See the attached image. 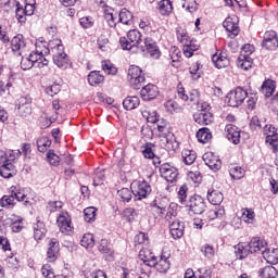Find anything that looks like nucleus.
<instances>
[{
  "label": "nucleus",
  "mask_w": 278,
  "mask_h": 278,
  "mask_svg": "<svg viewBox=\"0 0 278 278\" xmlns=\"http://www.w3.org/2000/svg\"><path fill=\"white\" fill-rule=\"evenodd\" d=\"M223 27L228 31L229 38H236L240 34V26H238V22L233 17H227L223 23Z\"/></svg>",
  "instance_id": "21"
},
{
  "label": "nucleus",
  "mask_w": 278,
  "mask_h": 278,
  "mask_svg": "<svg viewBox=\"0 0 278 278\" xmlns=\"http://www.w3.org/2000/svg\"><path fill=\"white\" fill-rule=\"evenodd\" d=\"M276 88H277V86H276L275 81L271 79H267L261 86V92H262V94H264L267 98L273 97Z\"/></svg>",
  "instance_id": "30"
},
{
  "label": "nucleus",
  "mask_w": 278,
  "mask_h": 278,
  "mask_svg": "<svg viewBox=\"0 0 278 278\" xmlns=\"http://www.w3.org/2000/svg\"><path fill=\"white\" fill-rule=\"evenodd\" d=\"M119 45L124 51H132V53H136V49H138L136 46L131 45L129 37H121Z\"/></svg>",
  "instance_id": "48"
},
{
  "label": "nucleus",
  "mask_w": 278,
  "mask_h": 278,
  "mask_svg": "<svg viewBox=\"0 0 278 278\" xmlns=\"http://www.w3.org/2000/svg\"><path fill=\"white\" fill-rule=\"evenodd\" d=\"M177 217V204L170 203L167 213L165 215V220H167L169 224L172 223L173 218Z\"/></svg>",
  "instance_id": "57"
},
{
  "label": "nucleus",
  "mask_w": 278,
  "mask_h": 278,
  "mask_svg": "<svg viewBox=\"0 0 278 278\" xmlns=\"http://www.w3.org/2000/svg\"><path fill=\"white\" fill-rule=\"evenodd\" d=\"M229 175L232 179H242V177H244V169H242V167L235 166L230 168Z\"/></svg>",
  "instance_id": "60"
},
{
  "label": "nucleus",
  "mask_w": 278,
  "mask_h": 278,
  "mask_svg": "<svg viewBox=\"0 0 278 278\" xmlns=\"http://www.w3.org/2000/svg\"><path fill=\"white\" fill-rule=\"evenodd\" d=\"M3 225H9L13 233H21L25 227L23 225V217L16 215H11V217L5 218Z\"/></svg>",
  "instance_id": "14"
},
{
  "label": "nucleus",
  "mask_w": 278,
  "mask_h": 278,
  "mask_svg": "<svg viewBox=\"0 0 278 278\" xmlns=\"http://www.w3.org/2000/svg\"><path fill=\"white\" fill-rule=\"evenodd\" d=\"M52 141L49 139V137H40L37 140V149L40 153H45L51 147Z\"/></svg>",
  "instance_id": "46"
},
{
  "label": "nucleus",
  "mask_w": 278,
  "mask_h": 278,
  "mask_svg": "<svg viewBox=\"0 0 278 278\" xmlns=\"http://www.w3.org/2000/svg\"><path fill=\"white\" fill-rule=\"evenodd\" d=\"M127 38L130 40V43L138 49L142 42V34L138 29H132L127 33Z\"/></svg>",
  "instance_id": "32"
},
{
  "label": "nucleus",
  "mask_w": 278,
  "mask_h": 278,
  "mask_svg": "<svg viewBox=\"0 0 278 278\" xmlns=\"http://www.w3.org/2000/svg\"><path fill=\"white\" fill-rule=\"evenodd\" d=\"M186 207L189 210V214H203L205 212V199L199 194L192 195Z\"/></svg>",
  "instance_id": "7"
},
{
  "label": "nucleus",
  "mask_w": 278,
  "mask_h": 278,
  "mask_svg": "<svg viewBox=\"0 0 278 278\" xmlns=\"http://www.w3.org/2000/svg\"><path fill=\"white\" fill-rule=\"evenodd\" d=\"M248 249H250V253H262L263 255L264 251H266V241L258 237H253L248 243Z\"/></svg>",
  "instance_id": "20"
},
{
  "label": "nucleus",
  "mask_w": 278,
  "mask_h": 278,
  "mask_svg": "<svg viewBox=\"0 0 278 278\" xmlns=\"http://www.w3.org/2000/svg\"><path fill=\"white\" fill-rule=\"evenodd\" d=\"M249 97L247 90L241 87H237L235 90L229 91L226 96V103L230 108H240L242 103H244V99Z\"/></svg>",
  "instance_id": "4"
},
{
  "label": "nucleus",
  "mask_w": 278,
  "mask_h": 278,
  "mask_svg": "<svg viewBox=\"0 0 278 278\" xmlns=\"http://www.w3.org/2000/svg\"><path fill=\"white\" fill-rule=\"evenodd\" d=\"M49 65V61H40V56L36 55L34 52H30L29 55L22 54L21 68L23 71H29L31 68H45Z\"/></svg>",
  "instance_id": "3"
},
{
  "label": "nucleus",
  "mask_w": 278,
  "mask_h": 278,
  "mask_svg": "<svg viewBox=\"0 0 278 278\" xmlns=\"http://www.w3.org/2000/svg\"><path fill=\"white\" fill-rule=\"evenodd\" d=\"M11 49L15 55H23V53L27 52V42L25 41V37L23 35H16L11 40Z\"/></svg>",
  "instance_id": "9"
},
{
  "label": "nucleus",
  "mask_w": 278,
  "mask_h": 278,
  "mask_svg": "<svg viewBox=\"0 0 278 278\" xmlns=\"http://www.w3.org/2000/svg\"><path fill=\"white\" fill-rule=\"evenodd\" d=\"M144 46H140V50L141 51H148V53L151 55V58H153L154 60H159L161 52H160V48H157V45L155 43V41H153L152 38H146Z\"/></svg>",
  "instance_id": "13"
},
{
  "label": "nucleus",
  "mask_w": 278,
  "mask_h": 278,
  "mask_svg": "<svg viewBox=\"0 0 278 278\" xmlns=\"http://www.w3.org/2000/svg\"><path fill=\"white\" fill-rule=\"evenodd\" d=\"M134 194V190H130L129 188H122L117 191V195L124 203H129L131 201V197Z\"/></svg>",
  "instance_id": "47"
},
{
  "label": "nucleus",
  "mask_w": 278,
  "mask_h": 278,
  "mask_svg": "<svg viewBox=\"0 0 278 278\" xmlns=\"http://www.w3.org/2000/svg\"><path fill=\"white\" fill-rule=\"evenodd\" d=\"M184 229H186V226L184 225V222L179 219L173 220L169 224V232L174 240H179L180 238H184Z\"/></svg>",
  "instance_id": "19"
},
{
  "label": "nucleus",
  "mask_w": 278,
  "mask_h": 278,
  "mask_svg": "<svg viewBox=\"0 0 278 278\" xmlns=\"http://www.w3.org/2000/svg\"><path fill=\"white\" fill-rule=\"evenodd\" d=\"M60 253V242L58 239H51L49 242V248L47 251V262L53 263L58 260V254Z\"/></svg>",
  "instance_id": "23"
},
{
  "label": "nucleus",
  "mask_w": 278,
  "mask_h": 278,
  "mask_svg": "<svg viewBox=\"0 0 278 278\" xmlns=\"http://www.w3.org/2000/svg\"><path fill=\"white\" fill-rule=\"evenodd\" d=\"M159 12L162 16H168L173 12V2L170 0H161L159 2Z\"/></svg>",
  "instance_id": "38"
},
{
  "label": "nucleus",
  "mask_w": 278,
  "mask_h": 278,
  "mask_svg": "<svg viewBox=\"0 0 278 278\" xmlns=\"http://www.w3.org/2000/svg\"><path fill=\"white\" fill-rule=\"evenodd\" d=\"M262 47L269 51H275L278 47V37L275 30L266 31L264 35V40L262 42Z\"/></svg>",
  "instance_id": "11"
},
{
  "label": "nucleus",
  "mask_w": 278,
  "mask_h": 278,
  "mask_svg": "<svg viewBox=\"0 0 278 278\" xmlns=\"http://www.w3.org/2000/svg\"><path fill=\"white\" fill-rule=\"evenodd\" d=\"M202 255L206 257L207 260H212L214 255H216V249H214V245L210 243H204L200 249Z\"/></svg>",
  "instance_id": "45"
},
{
  "label": "nucleus",
  "mask_w": 278,
  "mask_h": 278,
  "mask_svg": "<svg viewBox=\"0 0 278 278\" xmlns=\"http://www.w3.org/2000/svg\"><path fill=\"white\" fill-rule=\"evenodd\" d=\"M85 220L86 223H94L97 218V208L96 207H87L84 210Z\"/></svg>",
  "instance_id": "53"
},
{
  "label": "nucleus",
  "mask_w": 278,
  "mask_h": 278,
  "mask_svg": "<svg viewBox=\"0 0 278 278\" xmlns=\"http://www.w3.org/2000/svg\"><path fill=\"white\" fill-rule=\"evenodd\" d=\"M225 215V208H212L206 213V218L208 220H216V218H223Z\"/></svg>",
  "instance_id": "50"
},
{
  "label": "nucleus",
  "mask_w": 278,
  "mask_h": 278,
  "mask_svg": "<svg viewBox=\"0 0 278 278\" xmlns=\"http://www.w3.org/2000/svg\"><path fill=\"white\" fill-rule=\"evenodd\" d=\"M210 110H212V108L207 102L201 104L200 112L193 114V119L198 125H212V123H214V115Z\"/></svg>",
  "instance_id": "6"
},
{
  "label": "nucleus",
  "mask_w": 278,
  "mask_h": 278,
  "mask_svg": "<svg viewBox=\"0 0 278 278\" xmlns=\"http://www.w3.org/2000/svg\"><path fill=\"white\" fill-rule=\"evenodd\" d=\"M267 144H270L273 151H278V135L266 137Z\"/></svg>",
  "instance_id": "64"
},
{
  "label": "nucleus",
  "mask_w": 278,
  "mask_h": 278,
  "mask_svg": "<svg viewBox=\"0 0 278 278\" xmlns=\"http://www.w3.org/2000/svg\"><path fill=\"white\" fill-rule=\"evenodd\" d=\"M249 253H251V250L249 249V243H238L235 245V254L237 260H244L245 257H249Z\"/></svg>",
  "instance_id": "27"
},
{
  "label": "nucleus",
  "mask_w": 278,
  "mask_h": 278,
  "mask_svg": "<svg viewBox=\"0 0 278 278\" xmlns=\"http://www.w3.org/2000/svg\"><path fill=\"white\" fill-rule=\"evenodd\" d=\"M100 253L112 255V248H110V241L108 239H101L98 243Z\"/></svg>",
  "instance_id": "56"
},
{
  "label": "nucleus",
  "mask_w": 278,
  "mask_h": 278,
  "mask_svg": "<svg viewBox=\"0 0 278 278\" xmlns=\"http://www.w3.org/2000/svg\"><path fill=\"white\" fill-rule=\"evenodd\" d=\"M182 162L187 166H192L193 162H197V152L194 150L185 149L181 152Z\"/></svg>",
  "instance_id": "33"
},
{
  "label": "nucleus",
  "mask_w": 278,
  "mask_h": 278,
  "mask_svg": "<svg viewBox=\"0 0 278 278\" xmlns=\"http://www.w3.org/2000/svg\"><path fill=\"white\" fill-rule=\"evenodd\" d=\"M263 257L269 264H277V262H278V249L270 250L268 248H265V250L263 252Z\"/></svg>",
  "instance_id": "34"
},
{
  "label": "nucleus",
  "mask_w": 278,
  "mask_h": 278,
  "mask_svg": "<svg viewBox=\"0 0 278 278\" xmlns=\"http://www.w3.org/2000/svg\"><path fill=\"white\" fill-rule=\"evenodd\" d=\"M16 205V200H14V195H3L0 199V206L5 210H12Z\"/></svg>",
  "instance_id": "44"
},
{
  "label": "nucleus",
  "mask_w": 278,
  "mask_h": 278,
  "mask_svg": "<svg viewBox=\"0 0 278 278\" xmlns=\"http://www.w3.org/2000/svg\"><path fill=\"white\" fill-rule=\"evenodd\" d=\"M60 90H62V87L60 86V84H53L51 86H48L45 89L46 94H49V97H55V94H58V92H60Z\"/></svg>",
  "instance_id": "63"
},
{
  "label": "nucleus",
  "mask_w": 278,
  "mask_h": 278,
  "mask_svg": "<svg viewBox=\"0 0 278 278\" xmlns=\"http://www.w3.org/2000/svg\"><path fill=\"white\" fill-rule=\"evenodd\" d=\"M0 8L4 10V12H10V10L18 8V3L16 0H0Z\"/></svg>",
  "instance_id": "55"
},
{
  "label": "nucleus",
  "mask_w": 278,
  "mask_h": 278,
  "mask_svg": "<svg viewBox=\"0 0 278 278\" xmlns=\"http://www.w3.org/2000/svg\"><path fill=\"white\" fill-rule=\"evenodd\" d=\"M49 47L51 49L54 64L59 68H66V66H68V56L64 51V46L62 45V40L60 39L50 40Z\"/></svg>",
  "instance_id": "2"
},
{
  "label": "nucleus",
  "mask_w": 278,
  "mask_h": 278,
  "mask_svg": "<svg viewBox=\"0 0 278 278\" xmlns=\"http://www.w3.org/2000/svg\"><path fill=\"white\" fill-rule=\"evenodd\" d=\"M47 160L51 166H58V164H60V156L55 154L53 150H49L47 153Z\"/></svg>",
  "instance_id": "62"
},
{
  "label": "nucleus",
  "mask_w": 278,
  "mask_h": 278,
  "mask_svg": "<svg viewBox=\"0 0 278 278\" xmlns=\"http://www.w3.org/2000/svg\"><path fill=\"white\" fill-rule=\"evenodd\" d=\"M140 94L143 101H153V99L160 94V90L157 89V86L148 84L141 89Z\"/></svg>",
  "instance_id": "17"
},
{
  "label": "nucleus",
  "mask_w": 278,
  "mask_h": 278,
  "mask_svg": "<svg viewBox=\"0 0 278 278\" xmlns=\"http://www.w3.org/2000/svg\"><path fill=\"white\" fill-rule=\"evenodd\" d=\"M212 62L215 64L216 68H227L230 64L229 58H227V53L225 52L214 54L212 56Z\"/></svg>",
  "instance_id": "26"
},
{
  "label": "nucleus",
  "mask_w": 278,
  "mask_h": 278,
  "mask_svg": "<svg viewBox=\"0 0 278 278\" xmlns=\"http://www.w3.org/2000/svg\"><path fill=\"white\" fill-rule=\"evenodd\" d=\"M135 198L138 199V201H141V199H147L149 194H151V185L147 181L138 182L137 188L132 189Z\"/></svg>",
  "instance_id": "16"
},
{
  "label": "nucleus",
  "mask_w": 278,
  "mask_h": 278,
  "mask_svg": "<svg viewBox=\"0 0 278 278\" xmlns=\"http://www.w3.org/2000/svg\"><path fill=\"white\" fill-rule=\"evenodd\" d=\"M139 260L141 262H143V264L146 266H149L150 268H152V266H155V258L157 256L153 255L152 251L147 249V248H142L139 251V255H138Z\"/></svg>",
  "instance_id": "22"
},
{
  "label": "nucleus",
  "mask_w": 278,
  "mask_h": 278,
  "mask_svg": "<svg viewBox=\"0 0 278 278\" xmlns=\"http://www.w3.org/2000/svg\"><path fill=\"white\" fill-rule=\"evenodd\" d=\"M241 219H243L248 225H253V223H255V211H253V208H242Z\"/></svg>",
  "instance_id": "39"
},
{
  "label": "nucleus",
  "mask_w": 278,
  "mask_h": 278,
  "mask_svg": "<svg viewBox=\"0 0 278 278\" xmlns=\"http://www.w3.org/2000/svg\"><path fill=\"white\" fill-rule=\"evenodd\" d=\"M98 48L100 51H110V39L105 36H100L98 38Z\"/></svg>",
  "instance_id": "61"
},
{
  "label": "nucleus",
  "mask_w": 278,
  "mask_h": 278,
  "mask_svg": "<svg viewBox=\"0 0 278 278\" xmlns=\"http://www.w3.org/2000/svg\"><path fill=\"white\" fill-rule=\"evenodd\" d=\"M17 112L24 118L31 114V97L24 96L17 100Z\"/></svg>",
  "instance_id": "10"
},
{
  "label": "nucleus",
  "mask_w": 278,
  "mask_h": 278,
  "mask_svg": "<svg viewBox=\"0 0 278 278\" xmlns=\"http://www.w3.org/2000/svg\"><path fill=\"white\" fill-rule=\"evenodd\" d=\"M80 244L85 247V249H92V247H94V236L92 233L84 235Z\"/></svg>",
  "instance_id": "52"
},
{
  "label": "nucleus",
  "mask_w": 278,
  "mask_h": 278,
  "mask_svg": "<svg viewBox=\"0 0 278 278\" xmlns=\"http://www.w3.org/2000/svg\"><path fill=\"white\" fill-rule=\"evenodd\" d=\"M201 63L195 62L189 67V73L192 77V79H201Z\"/></svg>",
  "instance_id": "54"
},
{
  "label": "nucleus",
  "mask_w": 278,
  "mask_h": 278,
  "mask_svg": "<svg viewBox=\"0 0 278 278\" xmlns=\"http://www.w3.org/2000/svg\"><path fill=\"white\" fill-rule=\"evenodd\" d=\"M56 224L62 233H71V231H73L71 215H68V213H61L56 219Z\"/></svg>",
  "instance_id": "15"
},
{
  "label": "nucleus",
  "mask_w": 278,
  "mask_h": 278,
  "mask_svg": "<svg viewBox=\"0 0 278 278\" xmlns=\"http://www.w3.org/2000/svg\"><path fill=\"white\" fill-rule=\"evenodd\" d=\"M237 66L243 71H249L253 66V59L249 54H240L237 60Z\"/></svg>",
  "instance_id": "29"
},
{
  "label": "nucleus",
  "mask_w": 278,
  "mask_h": 278,
  "mask_svg": "<svg viewBox=\"0 0 278 278\" xmlns=\"http://www.w3.org/2000/svg\"><path fill=\"white\" fill-rule=\"evenodd\" d=\"M197 138L199 142L206 144L208 140H212V131H210V128H201L197 132Z\"/></svg>",
  "instance_id": "43"
},
{
  "label": "nucleus",
  "mask_w": 278,
  "mask_h": 278,
  "mask_svg": "<svg viewBox=\"0 0 278 278\" xmlns=\"http://www.w3.org/2000/svg\"><path fill=\"white\" fill-rule=\"evenodd\" d=\"M152 268H155L157 273H168L170 269V261H168V257L165 255H161L160 260L157 261L156 256L154 266H152Z\"/></svg>",
  "instance_id": "25"
},
{
  "label": "nucleus",
  "mask_w": 278,
  "mask_h": 278,
  "mask_svg": "<svg viewBox=\"0 0 278 278\" xmlns=\"http://www.w3.org/2000/svg\"><path fill=\"white\" fill-rule=\"evenodd\" d=\"M0 175L4 179H10V177H14L16 175V166L12 163H8L5 161L2 162L0 166Z\"/></svg>",
  "instance_id": "24"
},
{
  "label": "nucleus",
  "mask_w": 278,
  "mask_h": 278,
  "mask_svg": "<svg viewBox=\"0 0 278 278\" xmlns=\"http://www.w3.org/2000/svg\"><path fill=\"white\" fill-rule=\"evenodd\" d=\"M103 81H105V77L101 75V72L93 71L89 73L88 83L91 86H99V84H103Z\"/></svg>",
  "instance_id": "36"
},
{
  "label": "nucleus",
  "mask_w": 278,
  "mask_h": 278,
  "mask_svg": "<svg viewBox=\"0 0 278 278\" xmlns=\"http://www.w3.org/2000/svg\"><path fill=\"white\" fill-rule=\"evenodd\" d=\"M47 236V228H45V223L37 222L34 226V239L38 242V240H42Z\"/></svg>",
  "instance_id": "37"
},
{
  "label": "nucleus",
  "mask_w": 278,
  "mask_h": 278,
  "mask_svg": "<svg viewBox=\"0 0 278 278\" xmlns=\"http://www.w3.org/2000/svg\"><path fill=\"white\" fill-rule=\"evenodd\" d=\"M157 131L161 138V144L166 151H177V149H179V143L175 134L170 131V124L161 122L157 124Z\"/></svg>",
  "instance_id": "1"
},
{
  "label": "nucleus",
  "mask_w": 278,
  "mask_h": 278,
  "mask_svg": "<svg viewBox=\"0 0 278 278\" xmlns=\"http://www.w3.org/2000/svg\"><path fill=\"white\" fill-rule=\"evenodd\" d=\"M261 278H278V270L274 266H266L260 269Z\"/></svg>",
  "instance_id": "41"
},
{
  "label": "nucleus",
  "mask_w": 278,
  "mask_h": 278,
  "mask_svg": "<svg viewBox=\"0 0 278 278\" xmlns=\"http://www.w3.org/2000/svg\"><path fill=\"white\" fill-rule=\"evenodd\" d=\"M226 138L232 144H240V128L236 125L228 124L225 127Z\"/></svg>",
  "instance_id": "18"
},
{
  "label": "nucleus",
  "mask_w": 278,
  "mask_h": 278,
  "mask_svg": "<svg viewBox=\"0 0 278 278\" xmlns=\"http://www.w3.org/2000/svg\"><path fill=\"white\" fill-rule=\"evenodd\" d=\"M134 21V14L129 12L127 9H123L118 14V22L123 23V25H131Z\"/></svg>",
  "instance_id": "42"
},
{
  "label": "nucleus",
  "mask_w": 278,
  "mask_h": 278,
  "mask_svg": "<svg viewBox=\"0 0 278 278\" xmlns=\"http://www.w3.org/2000/svg\"><path fill=\"white\" fill-rule=\"evenodd\" d=\"M102 71L106 73V75H116L117 70L110 61H102Z\"/></svg>",
  "instance_id": "59"
},
{
  "label": "nucleus",
  "mask_w": 278,
  "mask_h": 278,
  "mask_svg": "<svg viewBox=\"0 0 278 278\" xmlns=\"http://www.w3.org/2000/svg\"><path fill=\"white\" fill-rule=\"evenodd\" d=\"M52 108L53 110H55V114L52 116H46V119L42 124L43 127H51V124L58 121V110H60V100L52 101Z\"/></svg>",
  "instance_id": "35"
},
{
  "label": "nucleus",
  "mask_w": 278,
  "mask_h": 278,
  "mask_svg": "<svg viewBox=\"0 0 278 278\" xmlns=\"http://www.w3.org/2000/svg\"><path fill=\"white\" fill-rule=\"evenodd\" d=\"M128 81L132 88L138 90L147 78L144 77V73H142V68L140 66L131 65L128 70Z\"/></svg>",
  "instance_id": "5"
},
{
  "label": "nucleus",
  "mask_w": 278,
  "mask_h": 278,
  "mask_svg": "<svg viewBox=\"0 0 278 278\" xmlns=\"http://www.w3.org/2000/svg\"><path fill=\"white\" fill-rule=\"evenodd\" d=\"M203 162L211 170H220V166H223V163L220 162V159L213 152H206L202 156Z\"/></svg>",
  "instance_id": "12"
},
{
  "label": "nucleus",
  "mask_w": 278,
  "mask_h": 278,
  "mask_svg": "<svg viewBox=\"0 0 278 278\" xmlns=\"http://www.w3.org/2000/svg\"><path fill=\"white\" fill-rule=\"evenodd\" d=\"M160 175L163 179H165V181L175 184L179 177V169L168 163H164L160 167Z\"/></svg>",
  "instance_id": "8"
},
{
  "label": "nucleus",
  "mask_w": 278,
  "mask_h": 278,
  "mask_svg": "<svg viewBox=\"0 0 278 278\" xmlns=\"http://www.w3.org/2000/svg\"><path fill=\"white\" fill-rule=\"evenodd\" d=\"M24 14L26 16H33L34 12H36V0H26Z\"/></svg>",
  "instance_id": "58"
},
{
  "label": "nucleus",
  "mask_w": 278,
  "mask_h": 278,
  "mask_svg": "<svg viewBox=\"0 0 278 278\" xmlns=\"http://www.w3.org/2000/svg\"><path fill=\"white\" fill-rule=\"evenodd\" d=\"M141 114L143 116V118H146V121H148V123H157V121H160V115H157V112L155 111H149V110H142Z\"/></svg>",
  "instance_id": "49"
},
{
  "label": "nucleus",
  "mask_w": 278,
  "mask_h": 278,
  "mask_svg": "<svg viewBox=\"0 0 278 278\" xmlns=\"http://www.w3.org/2000/svg\"><path fill=\"white\" fill-rule=\"evenodd\" d=\"M123 105L125 110H136L140 105V98L136 96L127 97L123 101Z\"/></svg>",
  "instance_id": "40"
},
{
  "label": "nucleus",
  "mask_w": 278,
  "mask_h": 278,
  "mask_svg": "<svg viewBox=\"0 0 278 278\" xmlns=\"http://www.w3.org/2000/svg\"><path fill=\"white\" fill-rule=\"evenodd\" d=\"M188 186L182 185L178 189V201L181 203V205H187L188 203Z\"/></svg>",
  "instance_id": "51"
},
{
  "label": "nucleus",
  "mask_w": 278,
  "mask_h": 278,
  "mask_svg": "<svg viewBox=\"0 0 278 278\" xmlns=\"http://www.w3.org/2000/svg\"><path fill=\"white\" fill-rule=\"evenodd\" d=\"M223 192L218 190H208L207 191V201L212 203V205H220L223 203Z\"/></svg>",
  "instance_id": "31"
},
{
  "label": "nucleus",
  "mask_w": 278,
  "mask_h": 278,
  "mask_svg": "<svg viewBox=\"0 0 278 278\" xmlns=\"http://www.w3.org/2000/svg\"><path fill=\"white\" fill-rule=\"evenodd\" d=\"M39 58V62H49L45 55H49L51 53V47H47L45 43H36V50L34 52Z\"/></svg>",
  "instance_id": "28"
}]
</instances>
